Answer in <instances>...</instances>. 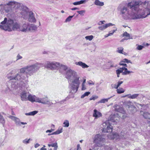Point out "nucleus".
<instances>
[{"label":"nucleus","instance_id":"obj_61","mask_svg":"<svg viewBox=\"0 0 150 150\" xmlns=\"http://www.w3.org/2000/svg\"><path fill=\"white\" fill-rule=\"evenodd\" d=\"M116 87H117V85L115 84V86H114L115 88L117 90V89H118V88H116Z\"/></svg>","mask_w":150,"mask_h":150},{"label":"nucleus","instance_id":"obj_29","mask_svg":"<svg viewBox=\"0 0 150 150\" xmlns=\"http://www.w3.org/2000/svg\"><path fill=\"white\" fill-rule=\"evenodd\" d=\"M38 112V111L35 110L29 113H26L25 115H34L37 113Z\"/></svg>","mask_w":150,"mask_h":150},{"label":"nucleus","instance_id":"obj_13","mask_svg":"<svg viewBox=\"0 0 150 150\" xmlns=\"http://www.w3.org/2000/svg\"><path fill=\"white\" fill-rule=\"evenodd\" d=\"M119 119L118 115L116 114H112L109 117L108 121L113 122H116V121L118 120Z\"/></svg>","mask_w":150,"mask_h":150},{"label":"nucleus","instance_id":"obj_19","mask_svg":"<svg viewBox=\"0 0 150 150\" xmlns=\"http://www.w3.org/2000/svg\"><path fill=\"white\" fill-rule=\"evenodd\" d=\"M28 93L25 92H23L21 93V97L22 100H27L28 98Z\"/></svg>","mask_w":150,"mask_h":150},{"label":"nucleus","instance_id":"obj_16","mask_svg":"<svg viewBox=\"0 0 150 150\" xmlns=\"http://www.w3.org/2000/svg\"><path fill=\"white\" fill-rule=\"evenodd\" d=\"M115 25L114 24H113L111 23H109L106 24L101 26H99L98 28L101 30H103L109 27L110 26H112Z\"/></svg>","mask_w":150,"mask_h":150},{"label":"nucleus","instance_id":"obj_14","mask_svg":"<svg viewBox=\"0 0 150 150\" xmlns=\"http://www.w3.org/2000/svg\"><path fill=\"white\" fill-rule=\"evenodd\" d=\"M29 23L25 22L22 24H21L20 31L26 32H28Z\"/></svg>","mask_w":150,"mask_h":150},{"label":"nucleus","instance_id":"obj_6","mask_svg":"<svg viewBox=\"0 0 150 150\" xmlns=\"http://www.w3.org/2000/svg\"><path fill=\"white\" fill-rule=\"evenodd\" d=\"M1 10L4 11L6 13L11 12L14 8L18 9L21 6V4L15 1H10L6 4H1L0 5Z\"/></svg>","mask_w":150,"mask_h":150},{"label":"nucleus","instance_id":"obj_44","mask_svg":"<svg viewBox=\"0 0 150 150\" xmlns=\"http://www.w3.org/2000/svg\"><path fill=\"white\" fill-rule=\"evenodd\" d=\"M77 13H79V14H80L81 15H83V13H84V11L83 10L81 11H77Z\"/></svg>","mask_w":150,"mask_h":150},{"label":"nucleus","instance_id":"obj_47","mask_svg":"<svg viewBox=\"0 0 150 150\" xmlns=\"http://www.w3.org/2000/svg\"><path fill=\"white\" fill-rule=\"evenodd\" d=\"M119 64L120 65L124 66L126 67H127V64H126L124 63V62H120L119 63Z\"/></svg>","mask_w":150,"mask_h":150},{"label":"nucleus","instance_id":"obj_7","mask_svg":"<svg viewBox=\"0 0 150 150\" xmlns=\"http://www.w3.org/2000/svg\"><path fill=\"white\" fill-rule=\"evenodd\" d=\"M46 66L47 68L51 69H58L60 67V64L55 62H47Z\"/></svg>","mask_w":150,"mask_h":150},{"label":"nucleus","instance_id":"obj_32","mask_svg":"<svg viewBox=\"0 0 150 150\" xmlns=\"http://www.w3.org/2000/svg\"><path fill=\"white\" fill-rule=\"evenodd\" d=\"M84 3V0H82L79 1H76L73 3V4L75 5H77L83 4Z\"/></svg>","mask_w":150,"mask_h":150},{"label":"nucleus","instance_id":"obj_31","mask_svg":"<svg viewBox=\"0 0 150 150\" xmlns=\"http://www.w3.org/2000/svg\"><path fill=\"white\" fill-rule=\"evenodd\" d=\"M75 64L79 65L81 67L83 68H84V63L81 62H76L75 63Z\"/></svg>","mask_w":150,"mask_h":150},{"label":"nucleus","instance_id":"obj_12","mask_svg":"<svg viewBox=\"0 0 150 150\" xmlns=\"http://www.w3.org/2000/svg\"><path fill=\"white\" fill-rule=\"evenodd\" d=\"M9 117L15 122V123L17 126H20L21 124L25 125L27 124L26 122H20V119L16 117L10 115L9 116Z\"/></svg>","mask_w":150,"mask_h":150},{"label":"nucleus","instance_id":"obj_60","mask_svg":"<svg viewBox=\"0 0 150 150\" xmlns=\"http://www.w3.org/2000/svg\"><path fill=\"white\" fill-rule=\"evenodd\" d=\"M98 24L99 25H102L101 23V21H100L98 23Z\"/></svg>","mask_w":150,"mask_h":150},{"label":"nucleus","instance_id":"obj_55","mask_svg":"<svg viewBox=\"0 0 150 150\" xmlns=\"http://www.w3.org/2000/svg\"><path fill=\"white\" fill-rule=\"evenodd\" d=\"M40 146V144H39L38 143H37L35 145V148H37L38 147Z\"/></svg>","mask_w":150,"mask_h":150},{"label":"nucleus","instance_id":"obj_59","mask_svg":"<svg viewBox=\"0 0 150 150\" xmlns=\"http://www.w3.org/2000/svg\"><path fill=\"white\" fill-rule=\"evenodd\" d=\"M101 23L102 24H103L104 23V22H105V21H101Z\"/></svg>","mask_w":150,"mask_h":150},{"label":"nucleus","instance_id":"obj_26","mask_svg":"<svg viewBox=\"0 0 150 150\" xmlns=\"http://www.w3.org/2000/svg\"><path fill=\"white\" fill-rule=\"evenodd\" d=\"M123 71L124 69L123 67L120 68L116 70V72L118 77H119V75L121 73H122V72H123Z\"/></svg>","mask_w":150,"mask_h":150},{"label":"nucleus","instance_id":"obj_10","mask_svg":"<svg viewBox=\"0 0 150 150\" xmlns=\"http://www.w3.org/2000/svg\"><path fill=\"white\" fill-rule=\"evenodd\" d=\"M107 137L109 139H115L117 140L123 138V137L120 136L117 133L112 134L110 133V134H107Z\"/></svg>","mask_w":150,"mask_h":150},{"label":"nucleus","instance_id":"obj_63","mask_svg":"<svg viewBox=\"0 0 150 150\" xmlns=\"http://www.w3.org/2000/svg\"><path fill=\"white\" fill-rule=\"evenodd\" d=\"M88 66L86 64H85V68H87L88 67Z\"/></svg>","mask_w":150,"mask_h":150},{"label":"nucleus","instance_id":"obj_52","mask_svg":"<svg viewBox=\"0 0 150 150\" xmlns=\"http://www.w3.org/2000/svg\"><path fill=\"white\" fill-rule=\"evenodd\" d=\"M90 93V92H87L85 93V96H88Z\"/></svg>","mask_w":150,"mask_h":150},{"label":"nucleus","instance_id":"obj_9","mask_svg":"<svg viewBox=\"0 0 150 150\" xmlns=\"http://www.w3.org/2000/svg\"><path fill=\"white\" fill-rule=\"evenodd\" d=\"M114 108H115V111L122 114V115L121 116V117L122 119L125 118L127 117V114L125 113V111L122 108L120 107L117 105H115Z\"/></svg>","mask_w":150,"mask_h":150},{"label":"nucleus","instance_id":"obj_3","mask_svg":"<svg viewBox=\"0 0 150 150\" xmlns=\"http://www.w3.org/2000/svg\"><path fill=\"white\" fill-rule=\"evenodd\" d=\"M65 76L68 80L71 89L69 93V98L74 97V94L78 91L81 82H82L81 90H84V79H82L78 76L75 71L71 69L67 70L66 71Z\"/></svg>","mask_w":150,"mask_h":150},{"label":"nucleus","instance_id":"obj_49","mask_svg":"<svg viewBox=\"0 0 150 150\" xmlns=\"http://www.w3.org/2000/svg\"><path fill=\"white\" fill-rule=\"evenodd\" d=\"M98 97H97L96 98L94 96H92V97L90 98V100H94L96 98H97Z\"/></svg>","mask_w":150,"mask_h":150},{"label":"nucleus","instance_id":"obj_43","mask_svg":"<svg viewBox=\"0 0 150 150\" xmlns=\"http://www.w3.org/2000/svg\"><path fill=\"white\" fill-rule=\"evenodd\" d=\"M88 84L89 85H93L94 84V82L92 81L91 80H90L87 82Z\"/></svg>","mask_w":150,"mask_h":150},{"label":"nucleus","instance_id":"obj_8","mask_svg":"<svg viewBox=\"0 0 150 150\" xmlns=\"http://www.w3.org/2000/svg\"><path fill=\"white\" fill-rule=\"evenodd\" d=\"M104 127L103 129V132H112V127L110 124L109 121H107L103 123Z\"/></svg>","mask_w":150,"mask_h":150},{"label":"nucleus","instance_id":"obj_54","mask_svg":"<svg viewBox=\"0 0 150 150\" xmlns=\"http://www.w3.org/2000/svg\"><path fill=\"white\" fill-rule=\"evenodd\" d=\"M128 61V59H124L121 62H126L127 61Z\"/></svg>","mask_w":150,"mask_h":150},{"label":"nucleus","instance_id":"obj_22","mask_svg":"<svg viewBox=\"0 0 150 150\" xmlns=\"http://www.w3.org/2000/svg\"><path fill=\"white\" fill-rule=\"evenodd\" d=\"M123 37H125L126 38H125L123 39L121 41L122 42L124 40H127L129 39H132V37H131L129 34L127 32H125L122 35Z\"/></svg>","mask_w":150,"mask_h":150},{"label":"nucleus","instance_id":"obj_45","mask_svg":"<svg viewBox=\"0 0 150 150\" xmlns=\"http://www.w3.org/2000/svg\"><path fill=\"white\" fill-rule=\"evenodd\" d=\"M143 47L144 46L141 45H139L137 47V49L139 50H141Z\"/></svg>","mask_w":150,"mask_h":150},{"label":"nucleus","instance_id":"obj_18","mask_svg":"<svg viewBox=\"0 0 150 150\" xmlns=\"http://www.w3.org/2000/svg\"><path fill=\"white\" fill-rule=\"evenodd\" d=\"M93 116L95 117V119H97L102 117V114L100 112L98 111L96 109H95L93 110Z\"/></svg>","mask_w":150,"mask_h":150},{"label":"nucleus","instance_id":"obj_28","mask_svg":"<svg viewBox=\"0 0 150 150\" xmlns=\"http://www.w3.org/2000/svg\"><path fill=\"white\" fill-rule=\"evenodd\" d=\"M112 97H113V96H111L109 98H106V99L105 98V99H102L101 100H100L99 101H98V103H105L106 102H107L108 101V100L110 99V98H111Z\"/></svg>","mask_w":150,"mask_h":150},{"label":"nucleus","instance_id":"obj_58","mask_svg":"<svg viewBox=\"0 0 150 150\" xmlns=\"http://www.w3.org/2000/svg\"><path fill=\"white\" fill-rule=\"evenodd\" d=\"M84 97V94H83V95H82L81 96V98H83Z\"/></svg>","mask_w":150,"mask_h":150},{"label":"nucleus","instance_id":"obj_4","mask_svg":"<svg viewBox=\"0 0 150 150\" xmlns=\"http://www.w3.org/2000/svg\"><path fill=\"white\" fill-rule=\"evenodd\" d=\"M2 25H0V28L6 31L11 32L12 31H20L21 24L16 21V19L6 18H4V21L1 23Z\"/></svg>","mask_w":150,"mask_h":150},{"label":"nucleus","instance_id":"obj_25","mask_svg":"<svg viewBox=\"0 0 150 150\" xmlns=\"http://www.w3.org/2000/svg\"><path fill=\"white\" fill-rule=\"evenodd\" d=\"M62 132V128L60 129H58L55 132L51 133V134H48V136H50L52 135L53 134H59Z\"/></svg>","mask_w":150,"mask_h":150},{"label":"nucleus","instance_id":"obj_40","mask_svg":"<svg viewBox=\"0 0 150 150\" xmlns=\"http://www.w3.org/2000/svg\"><path fill=\"white\" fill-rule=\"evenodd\" d=\"M116 30H117V29H116V30H112V33H109L108 34L105 35V37L107 38L109 36H111V35H112L114 33Z\"/></svg>","mask_w":150,"mask_h":150},{"label":"nucleus","instance_id":"obj_64","mask_svg":"<svg viewBox=\"0 0 150 150\" xmlns=\"http://www.w3.org/2000/svg\"><path fill=\"white\" fill-rule=\"evenodd\" d=\"M122 26L123 27L125 28H126L127 27V26L126 25H123Z\"/></svg>","mask_w":150,"mask_h":150},{"label":"nucleus","instance_id":"obj_2","mask_svg":"<svg viewBox=\"0 0 150 150\" xmlns=\"http://www.w3.org/2000/svg\"><path fill=\"white\" fill-rule=\"evenodd\" d=\"M40 64L36 63L32 65H28L21 69L20 71L15 76H8L11 80H15L19 81L24 84L27 83L28 82V77L33 75L39 69Z\"/></svg>","mask_w":150,"mask_h":150},{"label":"nucleus","instance_id":"obj_35","mask_svg":"<svg viewBox=\"0 0 150 150\" xmlns=\"http://www.w3.org/2000/svg\"><path fill=\"white\" fill-rule=\"evenodd\" d=\"M123 48L122 47H119L117 48V52L120 54H123Z\"/></svg>","mask_w":150,"mask_h":150},{"label":"nucleus","instance_id":"obj_27","mask_svg":"<svg viewBox=\"0 0 150 150\" xmlns=\"http://www.w3.org/2000/svg\"><path fill=\"white\" fill-rule=\"evenodd\" d=\"M48 146L49 147L52 146L54 147V150H57L58 148L57 144L56 142L53 144H48Z\"/></svg>","mask_w":150,"mask_h":150},{"label":"nucleus","instance_id":"obj_37","mask_svg":"<svg viewBox=\"0 0 150 150\" xmlns=\"http://www.w3.org/2000/svg\"><path fill=\"white\" fill-rule=\"evenodd\" d=\"M93 38H94V37L92 35L87 36H86V37H85V38L87 40H88L89 41L93 39Z\"/></svg>","mask_w":150,"mask_h":150},{"label":"nucleus","instance_id":"obj_48","mask_svg":"<svg viewBox=\"0 0 150 150\" xmlns=\"http://www.w3.org/2000/svg\"><path fill=\"white\" fill-rule=\"evenodd\" d=\"M54 129H50V130H47L46 132V133H48V132H52V131H54Z\"/></svg>","mask_w":150,"mask_h":150},{"label":"nucleus","instance_id":"obj_33","mask_svg":"<svg viewBox=\"0 0 150 150\" xmlns=\"http://www.w3.org/2000/svg\"><path fill=\"white\" fill-rule=\"evenodd\" d=\"M116 91L118 93L120 94L123 93L125 92V90L122 88H120L118 89H117Z\"/></svg>","mask_w":150,"mask_h":150},{"label":"nucleus","instance_id":"obj_53","mask_svg":"<svg viewBox=\"0 0 150 150\" xmlns=\"http://www.w3.org/2000/svg\"><path fill=\"white\" fill-rule=\"evenodd\" d=\"M72 10H79V8H78L74 7L71 9Z\"/></svg>","mask_w":150,"mask_h":150},{"label":"nucleus","instance_id":"obj_30","mask_svg":"<svg viewBox=\"0 0 150 150\" xmlns=\"http://www.w3.org/2000/svg\"><path fill=\"white\" fill-rule=\"evenodd\" d=\"M94 4L97 6H103L104 5V3L103 2H101L98 0H96L94 2Z\"/></svg>","mask_w":150,"mask_h":150},{"label":"nucleus","instance_id":"obj_38","mask_svg":"<svg viewBox=\"0 0 150 150\" xmlns=\"http://www.w3.org/2000/svg\"><path fill=\"white\" fill-rule=\"evenodd\" d=\"M32 140V139L30 138L29 139H26L23 141V143L24 144H27L29 143L30 140Z\"/></svg>","mask_w":150,"mask_h":150},{"label":"nucleus","instance_id":"obj_36","mask_svg":"<svg viewBox=\"0 0 150 150\" xmlns=\"http://www.w3.org/2000/svg\"><path fill=\"white\" fill-rule=\"evenodd\" d=\"M64 125V127H68L69 126V122L68 120H65L63 122Z\"/></svg>","mask_w":150,"mask_h":150},{"label":"nucleus","instance_id":"obj_5","mask_svg":"<svg viewBox=\"0 0 150 150\" xmlns=\"http://www.w3.org/2000/svg\"><path fill=\"white\" fill-rule=\"evenodd\" d=\"M93 142L96 143L95 146L93 148L94 150H98L99 147H101V148L103 147L105 150H111L112 149L111 147L104 144L105 139L103 135L100 134L96 135L94 137Z\"/></svg>","mask_w":150,"mask_h":150},{"label":"nucleus","instance_id":"obj_23","mask_svg":"<svg viewBox=\"0 0 150 150\" xmlns=\"http://www.w3.org/2000/svg\"><path fill=\"white\" fill-rule=\"evenodd\" d=\"M139 95L138 94H134L132 95H127L123 97H126L127 96H128V97L129 98H131V99H135Z\"/></svg>","mask_w":150,"mask_h":150},{"label":"nucleus","instance_id":"obj_42","mask_svg":"<svg viewBox=\"0 0 150 150\" xmlns=\"http://www.w3.org/2000/svg\"><path fill=\"white\" fill-rule=\"evenodd\" d=\"M123 83V82L122 81H119L117 82V87L116 88H118L119 86L122 83Z\"/></svg>","mask_w":150,"mask_h":150},{"label":"nucleus","instance_id":"obj_50","mask_svg":"<svg viewBox=\"0 0 150 150\" xmlns=\"http://www.w3.org/2000/svg\"><path fill=\"white\" fill-rule=\"evenodd\" d=\"M76 150H81V148L79 144H78L77 145V149Z\"/></svg>","mask_w":150,"mask_h":150},{"label":"nucleus","instance_id":"obj_41","mask_svg":"<svg viewBox=\"0 0 150 150\" xmlns=\"http://www.w3.org/2000/svg\"><path fill=\"white\" fill-rule=\"evenodd\" d=\"M73 16H69L66 19L65 21V22H69L71 20V18H73Z\"/></svg>","mask_w":150,"mask_h":150},{"label":"nucleus","instance_id":"obj_21","mask_svg":"<svg viewBox=\"0 0 150 150\" xmlns=\"http://www.w3.org/2000/svg\"><path fill=\"white\" fill-rule=\"evenodd\" d=\"M141 115L144 117L146 119H150V113L145 111H140Z\"/></svg>","mask_w":150,"mask_h":150},{"label":"nucleus","instance_id":"obj_57","mask_svg":"<svg viewBox=\"0 0 150 150\" xmlns=\"http://www.w3.org/2000/svg\"><path fill=\"white\" fill-rule=\"evenodd\" d=\"M127 63H132V62H131V61L129 60H128V61L127 62Z\"/></svg>","mask_w":150,"mask_h":150},{"label":"nucleus","instance_id":"obj_24","mask_svg":"<svg viewBox=\"0 0 150 150\" xmlns=\"http://www.w3.org/2000/svg\"><path fill=\"white\" fill-rule=\"evenodd\" d=\"M124 70L125 71L122 72V75H125L129 74L130 73H133V72L132 71H128L126 67H123Z\"/></svg>","mask_w":150,"mask_h":150},{"label":"nucleus","instance_id":"obj_56","mask_svg":"<svg viewBox=\"0 0 150 150\" xmlns=\"http://www.w3.org/2000/svg\"><path fill=\"white\" fill-rule=\"evenodd\" d=\"M40 150H47V149L44 147L41 148Z\"/></svg>","mask_w":150,"mask_h":150},{"label":"nucleus","instance_id":"obj_39","mask_svg":"<svg viewBox=\"0 0 150 150\" xmlns=\"http://www.w3.org/2000/svg\"><path fill=\"white\" fill-rule=\"evenodd\" d=\"M59 68L60 69H62L64 70L66 72V70L67 69V67L65 65H60Z\"/></svg>","mask_w":150,"mask_h":150},{"label":"nucleus","instance_id":"obj_1","mask_svg":"<svg viewBox=\"0 0 150 150\" xmlns=\"http://www.w3.org/2000/svg\"><path fill=\"white\" fill-rule=\"evenodd\" d=\"M120 13L125 20L137 19L145 18L150 15V9L142 6L141 1L133 0L120 9Z\"/></svg>","mask_w":150,"mask_h":150},{"label":"nucleus","instance_id":"obj_46","mask_svg":"<svg viewBox=\"0 0 150 150\" xmlns=\"http://www.w3.org/2000/svg\"><path fill=\"white\" fill-rule=\"evenodd\" d=\"M16 61L21 59L22 58V57L19 54H18L16 57Z\"/></svg>","mask_w":150,"mask_h":150},{"label":"nucleus","instance_id":"obj_20","mask_svg":"<svg viewBox=\"0 0 150 150\" xmlns=\"http://www.w3.org/2000/svg\"><path fill=\"white\" fill-rule=\"evenodd\" d=\"M38 97H37L35 96H32L31 94H29L28 95V100L32 102H37V100Z\"/></svg>","mask_w":150,"mask_h":150},{"label":"nucleus","instance_id":"obj_51","mask_svg":"<svg viewBox=\"0 0 150 150\" xmlns=\"http://www.w3.org/2000/svg\"><path fill=\"white\" fill-rule=\"evenodd\" d=\"M108 63H110V64H111V65H110V67H109V68H108V69H109V68H110L111 67H114V65L113 64H112V62L111 61H110L109 62H108Z\"/></svg>","mask_w":150,"mask_h":150},{"label":"nucleus","instance_id":"obj_34","mask_svg":"<svg viewBox=\"0 0 150 150\" xmlns=\"http://www.w3.org/2000/svg\"><path fill=\"white\" fill-rule=\"evenodd\" d=\"M5 123V120L3 117L0 114V123H1L3 125Z\"/></svg>","mask_w":150,"mask_h":150},{"label":"nucleus","instance_id":"obj_62","mask_svg":"<svg viewBox=\"0 0 150 150\" xmlns=\"http://www.w3.org/2000/svg\"><path fill=\"white\" fill-rule=\"evenodd\" d=\"M11 114H12V115H15V114L13 112V111H12Z\"/></svg>","mask_w":150,"mask_h":150},{"label":"nucleus","instance_id":"obj_15","mask_svg":"<svg viewBox=\"0 0 150 150\" xmlns=\"http://www.w3.org/2000/svg\"><path fill=\"white\" fill-rule=\"evenodd\" d=\"M28 21L31 23H34L36 21V19L34 17V13L32 11H30L29 13Z\"/></svg>","mask_w":150,"mask_h":150},{"label":"nucleus","instance_id":"obj_11","mask_svg":"<svg viewBox=\"0 0 150 150\" xmlns=\"http://www.w3.org/2000/svg\"><path fill=\"white\" fill-rule=\"evenodd\" d=\"M37 102L41 103L44 104H47L51 105L52 103L49 101L47 97L40 98L38 97Z\"/></svg>","mask_w":150,"mask_h":150},{"label":"nucleus","instance_id":"obj_17","mask_svg":"<svg viewBox=\"0 0 150 150\" xmlns=\"http://www.w3.org/2000/svg\"><path fill=\"white\" fill-rule=\"evenodd\" d=\"M37 27L36 25L34 24L29 23L28 32H33L37 30Z\"/></svg>","mask_w":150,"mask_h":150}]
</instances>
